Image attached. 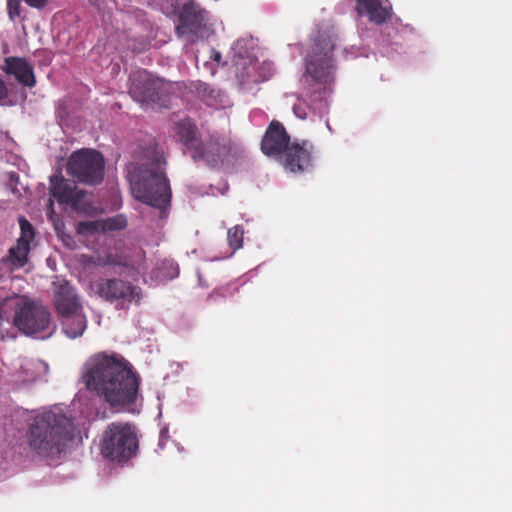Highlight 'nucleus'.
<instances>
[{"instance_id": "obj_1", "label": "nucleus", "mask_w": 512, "mask_h": 512, "mask_svg": "<svg viewBox=\"0 0 512 512\" xmlns=\"http://www.w3.org/2000/svg\"><path fill=\"white\" fill-rule=\"evenodd\" d=\"M81 378L88 390L95 392L112 408L133 404L140 386V376L128 360L105 352L86 360Z\"/></svg>"}, {"instance_id": "obj_2", "label": "nucleus", "mask_w": 512, "mask_h": 512, "mask_svg": "<svg viewBox=\"0 0 512 512\" xmlns=\"http://www.w3.org/2000/svg\"><path fill=\"white\" fill-rule=\"evenodd\" d=\"M72 437V421L57 408L37 414L25 435L26 442L33 452L50 459L64 452Z\"/></svg>"}, {"instance_id": "obj_3", "label": "nucleus", "mask_w": 512, "mask_h": 512, "mask_svg": "<svg viewBox=\"0 0 512 512\" xmlns=\"http://www.w3.org/2000/svg\"><path fill=\"white\" fill-rule=\"evenodd\" d=\"M334 48V35L330 31L317 30L305 58L306 82L318 84L325 90L334 81Z\"/></svg>"}, {"instance_id": "obj_4", "label": "nucleus", "mask_w": 512, "mask_h": 512, "mask_svg": "<svg viewBox=\"0 0 512 512\" xmlns=\"http://www.w3.org/2000/svg\"><path fill=\"white\" fill-rule=\"evenodd\" d=\"M165 165L163 152L155 149L151 162L134 187L138 200L161 210L165 209L171 200L169 182L164 173Z\"/></svg>"}, {"instance_id": "obj_5", "label": "nucleus", "mask_w": 512, "mask_h": 512, "mask_svg": "<svg viewBox=\"0 0 512 512\" xmlns=\"http://www.w3.org/2000/svg\"><path fill=\"white\" fill-rule=\"evenodd\" d=\"M103 458L118 464L127 463L137 455L139 442L136 428L128 422L110 423L100 441Z\"/></svg>"}, {"instance_id": "obj_6", "label": "nucleus", "mask_w": 512, "mask_h": 512, "mask_svg": "<svg viewBox=\"0 0 512 512\" xmlns=\"http://www.w3.org/2000/svg\"><path fill=\"white\" fill-rule=\"evenodd\" d=\"M105 161L101 153L93 149L73 152L67 162V173L77 182L98 185L104 179Z\"/></svg>"}, {"instance_id": "obj_7", "label": "nucleus", "mask_w": 512, "mask_h": 512, "mask_svg": "<svg viewBox=\"0 0 512 512\" xmlns=\"http://www.w3.org/2000/svg\"><path fill=\"white\" fill-rule=\"evenodd\" d=\"M129 94L140 103L160 104L164 95V84L146 70H137L129 76Z\"/></svg>"}, {"instance_id": "obj_8", "label": "nucleus", "mask_w": 512, "mask_h": 512, "mask_svg": "<svg viewBox=\"0 0 512 512\" xmlns=\"http://www.w3.org/2000/svg\"><path fill=\"white\" fill-rule=\"evenodd\" d=\"M13 322L24 334L34 336L49 328L51 314L44 306L29 303L16 311Z\"/></svg>"}, {"instance_id": "obj_9", "label": "nucleus", "mask_w": 512, "mask_h": 512, "mask_svg": "<svg viewBox=\"0 0 512 512\" xmlns=\"http://www.w3.org/2000/svg\"><path fill=\"white\" fill-rule=\"evenodd\" d=\"M232 150L231 142L217 135L202 138L190 157L195 161H203L210 167L219 166Z\"/></svg>"}, {"instance_id": "obj_10", "label": "nucleus", "mask_w": 512, "mask_h": 512, "mask_svg": "<svg viewBox=\"0 0 512 512\" xmlns=\"http://www.w3.org/2000/svg\"><path fill=\"white\" fill-rule=\"evenodd\" d=\"M95 286L98 295L111 303H138L140 300V289L122 279H100Z\"/></svg>"}, {"instance_id": "obj_11", "label": "nucleus", "mask_w": 512, "mask_h": 512, "mask_svg": "<svg viewBox=\"0 0 512 512\" xmlns=\"http://www.w3.org/2000/svg\"><path fill=\"white\" fill-rule=\"evenodd\" d=\"M314 145L308 140L294 141L286 148L279 160L291 173H303L312 166Z\"/></svg>"}, {"instance_id": "obj_12", "label": "nucleus", "mask_w": 512, "mask_h": 512, "mask_svg": "<svg viewBox=\"0 0 512 512\" xmlns=\"http://www.w3.org/2000/svg\"><path fill=\"white\" fill-rule=\"evenodd\" d=\"M205 11L193 0L183 4L179 14V25L176 28L177 34L186 36L191 42L198 38L199 32L205 27Z\"/></svg>"}, {"instance_id": "obj_13", "label": "nucleus", "mask_w": 512, "mask_h": 512, "mask_svg": "<svg viewBox=\"0 0 512 512\" xmlns=\"http://www.w3.org/2000/svg\"><path fill=\"white\" fill-rule=\"evenodd\" d=\"M290 143V136L284 125L272 120L262 138L261 150L265 155L279 159Z\"/></svg>"}, {"instance_id": "obj_14", "label": "nucleus", "mask_w": 512, "mask_h": 512, "mask_svg": "<svg viewBox=\"0 0 512 512\" xmlns=\"http://www.w3.org/2000/svg\"><path fill=\"white\" fill-rule=\"evenodd\" d=\"M19 226L21 234L17 244L9 249L8 261L12 265L21 268L28 261L30 243L35 237V232L32 224L24 216L19 217Z\"/></svg>"}, {"instance_id": "obj_15", "label": "nucleus", "mask_w": 512, "mask_h": 512, "mask_svg": "<svg viewBox=\"0 0 512 512\" xmlns=\"http://www.w3.org/2000/svg\"><path fill=\"white\" fill-rule=\"evenodd\" d=\"M53 286L55 309L61 316L83 310L75 287L68 281L59 280Z\"/></svg>"}, {"instance_id": "obj_16", "label": "nucleus", "mask_w": 512, "mask_h": 512, "mask_svg": "<svg viewBox=\"0 0 512 512\" xmlns=\"http://www.w3.org/2000/svg\"><path fill=\"white\" fill-rule=\"evenodd\" d=\"M173 135L176 141L183 146L184 153L189 156L202 139L195 120L190 117L179 119L174 123Z\"/></svg>"}, {"instance_id": "obj_17", "label": "nucleus", "mask_w": 512, "mask_h": 512, "mask_svg": "<svg viewBox=\"0 0 512 512\" xmlns=\"http://www.w3.org/2000/svg\"><path fill=\"white\" fill-rule=\"evenodd\" d=\"M4 72L15 79L23 86L34 87L36 78L33 66L21 57H6L4 59Z\"/></svg>"}, {"instance_id": "obj_18", "label": "nucleus", "mask_w": 512, "mask_h": 512, "mask_svg": "<svg viewBox=\"0 0 512 512\" xmlns=\"http://www.w3.org/2000/svg\"><path fill=\"white\" fill-rule=\"evenodd\" d=\"M356 11L376 25H382L392 17L391 7L383 6L380 0H356Z\"/></svg>"}, {"instance_id": "obj_19", "label": "nucleus", "mask_w": 512, "mask_h": 512, "mask_svg": "<svg viewBox=\"0 0 512 512\" xmlns=\"http://www.w3.org/2000/svg\"><path fill=\"white\" fill-rule=\"evenodd\" d=\"M62 331L70 339L83 335L87 328V319L83 311L62 315Z\"/></svg>"}, {"instance_id": "obj_20", "label": "nucleus", "mask_w": 512, "mask_h": 512, "mask_svg": "<svg viewBox=\"0 0 512 512\" xmlns=\"http://www.w3.org/2000/svg\"><path fill=\"white\" fill-rule=\"evenodd\" d=\"M126 226V221L119 218H111L106 221H82L77 224L76 231L81 235H91L98 231L120 230Z\"/></svg>"}, {"instance_id": "obj_21", "label": "nucleus", "mask_w": 512, "mask_h": 512, "mask_svg": "<svg viewBox=\"0 0 512 512\" xmlns=\"http://www.w3.org/2000/svg\"><path fill=\"white\" fill-rule=\"evenodd\" d=\"M76 189L72 188L62 176L50 177V195L61 204H68Z\"/></svg>"}, {"instance_id": "obj_22", "label": "nucleus", "mask_w": 512, "mask_h": 512, "mask_svg": "<svg viewBox=\"0 0 512 512\" xmlns=\"http://www.w3.org/2000/svg\"><path fill=\"white\" fill-rule=\"evenodd\" d=\"M69 205L80 213L87 214L92 209L91 195L85 190H76Z\"/></svg>"}, {"instance_id": "obj_23", "label": "nucleus", "mask_w": 512, "mask_h": 512, "mask_svg": "<svg viewBox=\"0 0 512 512\" xmlns=\"http://www.w3.org/2000/svg\"><path fill=\"white\" fill-rule=\"evenodd\" d=\"M257 63L250 62L247 66H243L242 69L238 70L237 78L241 85L249 83H260L268 79L267 76H260L256 74Z\"/></svg>"}, {"instance_id": "obj_24", "label": "nucleus", "mask_w": 512, "mask_h": 512, "mask_svg": "<svg viewBox=\"0 0 512 512\" xmlns=\"http://www.w3.org/2000/svg\"><path fill=\"white\" fill-rule=\"evenodd\" d=\"M244 229L241 225H235L228 229L227 241L229 247L236 251L243 246Z\"/></svg>"}, {"instance_id": "obj_25", "label": "nucleus", "mask_w": 512, "mask_h": 512, "mask_svg": "<svg viewBox=\"0 0 512 512\" xmlns=\"http://www.w3.org/2000/svg\"><path fill=\"white\" fill-rule=\"evenodd\" d=\"M21 2H23V0H7V10L10 19L14 20L20 17Z\"/></svg>"}, {"instance_id": "obj_26", "label": "nucleus", "mask_w": 512, "mask_h": 512, "mask_svg": "<svg viewBox=\"0 0 512 512\" xmlns=\"http://www.w3.org/2000/svg\"><path fill=\"white\" fill-rule=\"evenodd\" d=\"M50 0H23V2L31 8L42 10L44 9Z\"/></svg>"}, {"instance_id": "obj_27", "label": "nucleus", "mask_w": 512, "mask_h": 512, "mask_svg": "<svg viewBox=\"0 0 512 512\" xmlns=\"http://www.w3.org/2000/svg\"><path fill=\"white\" fill-rule=\"evenodd\" d=\"M8 96V89L5 82L0 78V101Z\"/></svg>"}, {"instance_id": "obj_28", "label": "nucleus", "mask_w": 512, "mask_h": 512, "mask_svg": "<svg viewBox=\"0 0 512 512\" xmlns=\"http://www.w3.org/2000/svg\"><path fill=\"white\" fill-rule=\"evenodd\" d=\"M212 53H213L212 58L215 61H220L221 54L218 51H216V50H212Z\"/></svg>"}, {"instance_id": "obj_29", "label": "nucleus", "mask_w": 512, "mask_h": 512, "mask_svg": "<svg viewBox=\"0 0 512 512\" xmlns=\"http://www.w3.org/2000/svg\"><path fill=\"white\" fill-rule=\"evenodd\" d=\"M216 294L217 292L214 291L212 294H210L209 298H213Z\"/></svg>"}]
</instances>
